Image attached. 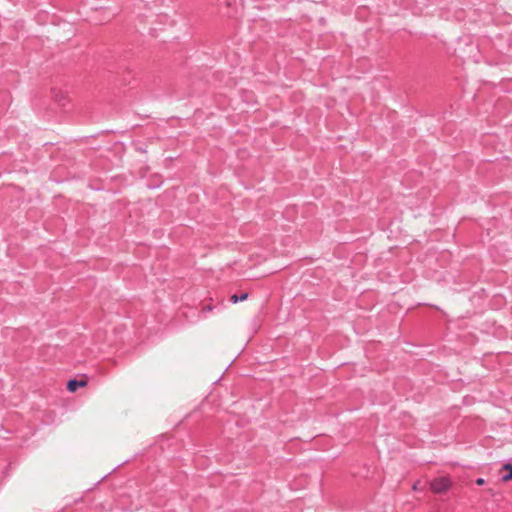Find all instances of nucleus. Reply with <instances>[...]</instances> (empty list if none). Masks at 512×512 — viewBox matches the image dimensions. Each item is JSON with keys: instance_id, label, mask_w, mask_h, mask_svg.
I'll return each mask as SVG.
<instances>
[{"instance_id": "nucleus-1", "label": "nucleus", "mask_w": 512, "mask_h": 512, "mask_svg": "<svg viewBox=\"0 0 512 512\" xmlns=\"http://www.w3.org/2000/svg\"><path fill=\"white\" fill-rule=\"evenodd\" d=\"M451 487V481L447 477L435 478L430 483V488L435 494H443L447 492Z\"/></svg>"}, {"instance_id": "nucleus-2", "label": "nucleus", "mask_w": 512, "mask_h": 512, "mask_svg": "<svg viewBox=\"0 0 512 512\" xmlns=\"http://www.w3.org/2000/svg\"><path fill=\"white\" fill-rule=\"evenodd\" d=\"M87 386V380L85 379H70L67 382V390L69 392H75L78 388Z\"/></svg>"}, {"instance_id": "nucleus-3", "label": "nucleus", "mask_w": 512, "mask_h": 512, "mask_svg": "<svg viewBox=\"0 0 512 512\" xmlns=\"http://www.w3.org/2000/svg\"><path fill=\"white\" fill-rule=\"evenodd\" d=\"M503 471H507V473L501 475V481L508 482L512 480V464L506 463L502 466Z\"/></svg>"}, {"instance_id": "nucleus-4", "label": "nucleus", "mask_w": 512, "mask_h": 512, "mask_svg": "<svg viewBox=\"0 0 512 512\" xmlns=\"http://www.w3.org/2000/svg\"><path fill=\"white\" fill-rule=\"evenodd\" d=\"M249 297V294L247 292H243L242 294L240 295H237V294H233L231 297H230V301L234 304L238 303V302H242V301H245L247 300Z\"/></svg>"}, {"instance_id": "nucleus-5", "label": "nucleus", "mask_w": 512, "mask_h": 512, "mask_svg": "<svg viewBox=\"0 0 512 512\" xmlns=\"http://www.w3.org/2000/svg\"><path fill=\"white\" fill-rule=\"evenodd\" d=\"M475 483L478 485V486H482L485 484V480L483 478H477L475 480Z\"/></svg>"}, {"instance_id": "nucleus-6", "label": "nucleus", "mask_w": 512, "mask_h": 512, "mask_svg": "<svg viewBox=\"0 0 512 512\" xmlns=\"http://www.w3.org/2000/svg\"><path fill=\"white\" fill-rule=\"evenodd\" d=\"M211 310H212V307H211V306H209V305H208V306H205V307L203 308V311H211Z\"/></svg>"}, {"instance_id": "nucleus-7", "label": "nucleus", "mask_w": 512, "mask_h": 512, "mask_svg": "<svg viewBox=\"0 0 512 512\" xmlns=\"http://www.w3.org/2000/svg\"><path fill=\"white\" fill-rule=\"evenodd\" d=\"M417 489V484H414L413 485V490H416Z\"/></svg>"}]
</instances>
